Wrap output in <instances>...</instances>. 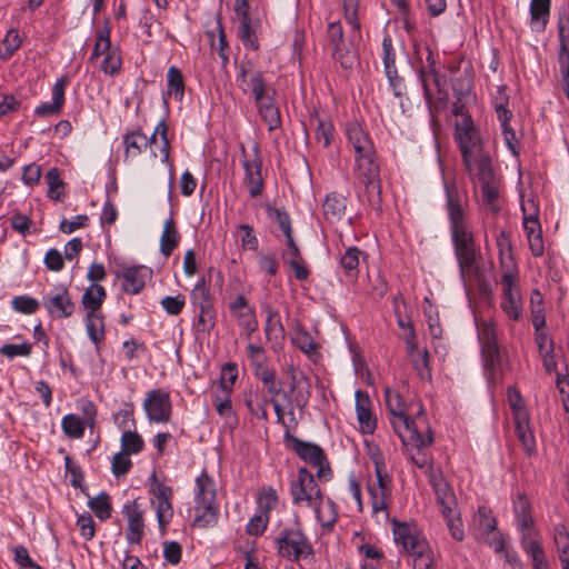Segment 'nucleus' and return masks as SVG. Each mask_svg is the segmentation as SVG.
<instances>
[{"label":"nucleus","instance_id":"51","mask_svg":"<svg viewBox=\"0 0 569 569\" xmlns=\"http://www.w3.org/2000/svg\"><path fill=\"white\" fill-rule=\"evenodd\" d=\"M190 298H191L192 303L197 308H199L201 306H203V307L212 306L210 291H209V288L207 287L204 277H201L197 281L196 286L191 290Z\"/></svg>","mask_w":569,"mask_h":569},{"label":"nucleus","instance_id":"3","mask_svg":"<svg viewBox=\"0 0 569 569\" xmlns=\"http://www.w3.org/2000/svg\"><path fill=\"white\" fill-rule=\"evenodd\" d=\"M421 60L418 68V78L421 83L426 103L431 114L442 110L447 101V92L440 88L438 73L435 68V58L429 47L425 46L417 50Z\"/></svg>","mask_w":569,"mask_h":569},{"label":"nucleus","instance_id":"19","mask_svg":"<svg viewBox=\"0 0 569 569\" xmlns=\"http://www.w3.org/2000/svg\"><path fill=\"white\" fill-rule=\"evenodd\" d=\"M463 164L471 179L479 184L498 180L492 169L491 158L486 151L463 160Z\"/></svg>","mask_w":569,"mask_h":569},{"label":"nucleus","instance_id":"14","mask_svg":"<svg viewBox=\"0 0 569 569\" xmlns=\"http://www.w3.org/2000/svg\"><path fill=\"white\" fill-rule=\"evenodd\" d=\"M142 407L150 422L164 423L171 418L170 395L162 389H152L147 392Z\"/></svg>","mask_w":569,"mask_h":569},{"label":"nucleus","instance_id":"60","mask_svg":"<svg viewBox=\"0 0 569 569\" xmlns=\"http://www.w3.org/2000/svg\"><path fill=\"white\" fill-rule=\"evenodd\" d=\"M413 558L415 567L418 569H431L435 565V555L429 546L425 545L410 555Z\"/></svg>","mask_w":569,"mask_h":569},{"label":"nucleus","instance_id":"13","mask_svg":"<svg viewBox=\"0 0 569 569\" xmlns=\"http://www.w3.org/2000/svg\"><path fill=\"white\" fill-rule=\"evenodd\" d=\"M236 79L240 89L244 93H251L256 102L266 98V94L270 91L263 80L262 73L254 69L250 61L237 64Z\"/></svg>","mask_w":569,"mask_h":569},{"label":"nucleus","instance_id":"64","mask_svg":"<svg viewBox=\"0 0 569 569\" xmlns=\"http://www.w3.org/2000/svg\"><path fill=\"white\" fill-rule=\"evenodd\" d=\"M14 561L20 569H42L40 565L34 562L29 555L28 549L24 546L13 547Z\"/></svg>","mask_w":569,"mask_h":569},{"label":"nucleus","instance_id":"26","mask_svg":"<svg viewBox=\"0 0 569 569\" xmlns=\"http://www.w3.org/2000/svg\"><path fill=\"white\" fill-rule=\"evenodd\" d=\"M239 20L238 36L246 49L257 50L259 48L257 30L259 21L252 17H244Z\"/></svg>","mask_w":569,"mask_h":569},{"label":"nucleus","instance_id":"15","mask_svg":"<svg viewBox=\"0 0 569 569\" xmlns=\"http://www.w3.org/2000/svg\"><path fill=\"white\" fill-rule=\"evenodd\" d=\"M395 542L402 547L408 555L413 553L428 543L420 529L415 523L392 521Z\"/></svg>","mask_w":569,"mask_h":569},{"label":"nucleus","instance_id":"16","mask_svg":"<svg viewBox=\"0 0 569 569\" xmlns=\"http://www.w3.org/2000/svg\"><path fill=\"white\" fill-rule=\"evenodd\" d=\"M252 151V157L242 161L244 169L243 183L248 187L250 197L257 198L261 196L263 191V179L261 174L262 159L257 144L253 146Z\"/></svg>","mask_w":569,"mask_h":569},{"label":"nucleus","instance_id":"33","mask_svg":"<svg viewBox=\"0 0 569 569\" xmlns=\"http://www.w3.org/2000/svg\"><path fill=\"white\" fill-rule=\"evenodd\" d=\"M551 0H531L530 2V18L531 27L535 30H545L550 16Z\"/></svg>","mask_w":569,"mask_h":569},{"label":"nucleus","instance_id":"41","mask_svg":"<svg viewBox=\"0 0 569 569\" xmlns=\"http://www.w3.org/2000/svg\"><path fill=\"white\" fill-rule=\"evenodd\" d=\"M481 350L498 347L496 326L489 320H476Z\"/></svg>","mask_w":569,"mask_h":569},{"label":"nucleus","instance_id":"30","mask_svg":"<svg viewBox=\"0 0 569 569\" xmlns=\"http://www.w3.org/2000/svg\"><path fill=\"white\" fill-rule=\"evenodd\" d=\"M259 113L270 131L277 129L281 124V117L278 107L274 104L272 97L267 93L259 102H256Z\"/></svg>","mask_w":569,"mask_h":569},{"label":"nucleus","instance_id":"36","mask_svg":"<svg viewBox=\"0 0 569 569\" xmlns=\"http://www.w3.org/2000/svg\"><path fill=\"white\" fill-rule=\"evenodd\" d=\"M107 297L106 290L102 286L92 283L82 295L81 305L87 312H100L102 302Z\"/></svg>","mask_w":569,"mask_h":569},{"label":"nucleus","instance_id":"57","mask_svg":"<svg viewBox=\"0 0 569 569\" xmlns=\"http://www.w3.org/2000/svg\"><path fill=\"white\" fill-rule=\"evenodd\" d=\"M21 46V38L17 30L11 29L7 32L0 47V58L9 59Z\"/></svg>","mask_w":569,"mask_h":569},{"label":"nucleus","instance_id":"24","mask_svg":"<svg viewBox=\"0 0 569 569\" xmlns=\"http://www.w3.org/2000/svg\"><path fill=\"white\" fill-rule=\"evenodd\" d=\"M367 260V253L357 247H348L340 256L339 266L345 274L351 279H356L359 272L361 261Z\"/></svg>","mask_w":569,"mask_h":569},{"label":"nucleus","instance_id":"29","mask_svg":"<svg viewBox=\"0 0 569 569\" xmlns=\"http://www.w3.org/2000/svg\"><path fill=\"white\" fill-rule=\"evenodd\" d=\"M309 508H312L316 515V519L320 523L322 528H332L333 525L337 521V510L335 502L327 498L323 499V496L317 501L316 506H310Z\"/></svg>","mask_w":569,"mask_h":569},{"label":"nucleus","instance_id":"43","mask_svg":"<svg viewBox=\"0 0 569 569\" xmlns=\"http://www.w3.org/2000/svg\"><path fill=\"white\" fill-rule=\"evenodd\" d=\"M168 94L181 101L184 96V81L181 71L177 67H170L167 73Z\"/></svg>","mask_w":569,"mask_h":569},{"label":"nucleus","instance_id":"62","mask_svg":"<svg viewBox=\"0 0 569 569\" xmlns=\"http://www.w3.org/2000/svg\"><path fill=\"white\" fill-rule=\"evenodd\" d=\"M46 182L48 184V196L56 200H60L59 189L63 187V181L60 178L59 170L57 168H51L44 176Z\"/></svg>","mask_w":569,"mask_h":569},{"label":"nucleus","instance_id":"45","mask_svg":"<svg viewBox=\"0 0 569 569\" xmlns=\"http://www.w3.org/2000/svg\"><path fill=\"white\" fill-rule=\"evenodd\" d=\"M86 422L77 415H67L62 418L61 427L63 432L73 439L82 438L84 435Z\"/></svg>","mask_w":569,"mask_h":569},{"label":"nucleus","instance_id":"40","mask_svg":"<svg viewBox=\"0 0 569 569\" xmlns=\"http://www.w3.org/2000/svg\"><path fill=\"white\" fill-rule=\"evenodd\" d=\"M124 159L136 158L147 148V136L141 131H132L123 136Z\"/></svg>","mask_w":569,"mask_h":569},{"label":"nucleus","instance_id":"21","mask_svg":"<svg viewBox=\"0 0 569 569\" xmlns=\"http://www.w3.org/2000/svg\"><path fill=\"white\" fill-rule=\"evenodd\" d=\"M151 277V270L144 266H134L123 268L118 278L123 280L122 289L130 295H138L146 286V281Z\"/></svg>","mask_w":569,"mask_h":569},{"label":"nucleus","instance_id":"18","mask_svg":"<svg viewBox=\"0 0 569 569\" xmlns=\"http://www.w3.org/2000/svg\"><path fill=\"white\" fill-rule=\"evenodd\" d=\"M345 133L347 147L355 156L367 153L376 149L369 132L358 121L347 122Z\"/></svg>","mask_w":569,"mask_h":569},{"label":"nucleus","instance_id":"49","mask_svg":"<svg viewBox=\"0 0 569 569\" xmlns=\"http://www.w3.org/2000/svg\"><path fill=\"white\" fill-rule=\"evenodd\" d=\"M122 68V57L120 49L109 52L104 56L100 62V70L110 77H114L120 73Z\"/></svg>","mask_w":569,"mask_h":569},{"label":"nucleus","instance_id":"12","mask_svg":"<svg viewBox=\"0 0 569 569\" xmlns=\"http://www.w3.org/2000/svg\"><path fill=\"white\" fill-rule=\"evenodd\" d=\"M455 138L459 146L462 160L485 151L471 117H465L463 120L456 121Z\"/></svg>","mask_w":569,"mask_h":569},{"label":"nucleus","instance_id":"10","mask_svg":"<svg viewBox=\"0 0 569 569\" xmlns=\"http://www.w3.org/2000/svg\"><path fill=\"white\" fill-rule=\"evenodd\" d=\"M149 492L153 496L152 503L156 506V515L159 528L162 533L166 531L167 525L173 517V508L171 503L172 489L157 479L156 472L150 478Z\"/></svg>","mask_w":569,"mask_h":569},{"label":"nucleus","instance_id":"61","mask_svg":"<svg viewBox=\"0 0 569 569\" xmlns=\"http://www.w3.org/2000/svg\"><path fill=\"white\" fill-rule=\"evenodd\" d=\"M277 503L278 495L273 488H268L263 490L257 498L259 512L263 515L269 516V512L277 507Z\"/></svg>","mask_w":569,"mask_h":569},{"label":"nucleus","instance_id":"37","mask_svg":"<svg viewBox=\"0 0 569 569\" xmlns=\"http://www.w3.org/2000/svg\"><path fill=\"white\" fill-rule=\"evenodd\" d=\"M475 523L477 527L476 538L478 540L483 537L491 536L492 532L497 531L496 518L486 507L478 508V512L475 517Z\"/></svg>","mask_w":569,"mask_h":569},{"label":"nucleus","instance_id":"8","mask_svg":"<svg viewBox=\"0 0 569 569\" xmlns=\"http://www.w3.org/2000/svg\"><path fill=\"white\" fill-rule=\"evenodd\" d=\"M284 438L293 443V449L301 459L317 468V477L320 480L328 481L331 479L332 471L323 450L318 445L305 442L291 436L289 431H286Z\"/></svg>","mask_w":569,"mask_h":569},{"label":"nucleus","instance_id":"23","mask_svg":"<svg viewBox=\"0 0 569 569\" xmlns=\"http://www.w3.org/2000/svg\"><path fill=\"white\" fill-rule=\"evenodd\" d=\"M68 84L69 78L67 76H62L57 79L52 87V101L42 102L34 109V114L38 117L59 114L64 104V91Z\"/></svg>","mask_w":569,"mask_h":569},{"label":"nucleus","instance_id":"32","mask_svg":"<svg viewBox=\"0 0 569 569\" xmlns=\"http://www.w3.org/2000/svg\"><path fill=\"white\" fill-rule=\"evenodd\" d=\"M559 48L557 61L559 66L569 64V14L560 16L558 20Z\"/></svg>","mask_w":569,"mask_h":569},{"label":"nucleus","instance_id":"47","mask_svg":"<svg viewBox=\"0 0 569 569\" xmlns=\"http://www.w3.org/2000/svg\"><path fill=\"white\" fill-rule=\"evenodd\" d=\"M144 441L137 431L127 430L121 436V451L127 455H137L142 451Z\"/></svg>","mask_w":569,"mask_h":569},{"label":"nucleus","instance_id":"54","mask_svg":"<svg viewBox=\"0 0 569 569\" xmlns=\"http://www.w3.org/2000/svg\"><path fill=\"white\" fill-rule=\"evenodd\" d=\"M268 217L276 221L286 236V239L292 237L291 221L289 214L279 208L267 206Z\"/></svg>","mask_w":569,"mask_h":569},{"label":"nucleus","instance_id":"31","mask_svg":"<svg viewBox=\"0 0 569 569\" xmlns=\"http://www.w3.org/2000/svg\"><path fill=\"white\" fill-rule=\"evenodd\" d=\"M110 33L111 28L109 27L108 22H106L102 28L98 29L93 50L89 58L91 63H93L99 57H104L109 54V52L111 53V51L119 49L118 47L112 46Z\"/></svg>","mask_w":569,"mask_h":569},{"label":"nucleus","instance_id":"9","mask_svg":"<svg viewBox=\"0 0 569 569\" xmlns=\"http://www.w3.org/2000/svg\"><path fill=\"white\" fill-rule=\"evenodd\" d=\"M355 176L367 190L380 193V166L377 151L371 150L367 153L355 156Z\"/></svg>","mask_w":569,"mask_h":569},{"label":"nucleus","instance_id":"17","mask_svg":"<svg viewBox=\"0 0 569 569\" xmlns=\"http://www.w3.org/2000/svg\"><path fill=\"white\" fill-rule=\"evenodd\" d=\"M513 513L517 527L521 533V539L537 536L531 505L527 496L522 492H518L513 499Z\"/></svg>","mask_w":569,"mask_h":569},{"label":"nucleus","instance_id":"2","mask_svg":"<svg viewBox=\"0 0 569 569\" xmlns=\"http://www.w3.org/2000/svg\"><path fill=\"white\" fill-rule=\"evenodd\" d=\"M446 209L450 222L451 239L458 260L461 278L478 270L480 251L467 224V192L455 179L443 178Z\"/></svg>","mask_w":569,"mask_h":569},{"label":"nucleus","instance_id":"5","mask_svg":"<svg viewBox=\"0 0 569 569\" xmlns=\"http://www.w3.org/2000/svg\"><path fill=\"white\" fill-rule=\"evenodd\" d=\"M274 543L278 555L292 562H300L313 555L312 546L299 525L281 529Z\"/></svg>","mask_w":569,"mask_h":569},{"label":"nucleus","instance_id":"56","mask_svg":"<svg viewBox=\"0 0 569 569\" xmlns=\"http://www.w3.org/2000/svg\"><path fill=\"white\" fill-rule=\"evenodd\" d=\"M442 516L447 522V527L450 531L451 537L458 541L463 540L465 532L458 509L456 508L452 509V511L442 512Z\"/></svg>","mask_w":569,"mask_h":569},{"label":"nucleus","instance_id":"27","mask_svg":"<svg viewBox=\"0 0 569 569\" xmlns=\"http://www.w3.org/2000/svg\"><path fill=\"white\" fill-rule=\"evenodd\" d=\"M180 234L172 217H169L163 223V230L160 237V252L166 257H170L178 247Z\"/></svg>","mask_w":569,"mask_h":569},{"label":"nucleus","instance_id":"22","mask_svg":"<svg viewBox=\"0 0 569 569\" xmlns=\"http://www.w3.org/2000/svg\"><path fill=\"white\" fill-rule=\"evenodd\" d=\"M122 513L127 519V541L129 543L139 545L144 535L142 512L139 510L136 502H129L123 506Z\"/></svg>","mask_w":569,"mask_h":569},{"label":"nucleus","instance_id":"28","mask_svg":"<svg viewBox=\"0 0 569 569\" xmlns=\"http://www.w3.org/2000/svg\"><path fill=\"white\" fill-rule=\"evenodd\" d=\"M496 243L498 248L500 269L517 268L512 254V242L510 238V232L507 230H501L496 237Z\"/></svg>","mask_w":569,"mask_h":569},{"label":"nucleus","instance_id":"58","mask_svg":"<svg viewBox=\"0 0 569 569\" xmlns=\"http://www.w3.org/2000/svg\"><path fill=\"white\" fill-rule=\"evenodd\" d=\"M499 94H501V100H497L495 110L501 128H507L510 127L512 112L507 108L509 97L503 86L499 88Z\"/></svg>","mask_w":569,"mask_h":569},{"label":"nucleus","instance_id":"55","mask_svg":"<svg viewBox=\"0 0 569 569\" xmlns=\"http://www.w3.org/2000/svg\"><path fill=\"white\" fill-rule=\"evenodd\" d=\"M517 279H518L517 268L501 269L502 297L520 293V289H519Z\"/></svg>","mask_w":569,"mask_h":569},{"label":"nucleus","instance_id":"48","mask_svg":"<svg viewBox=\"0 0 569 569\" xmlns=\"http://www.w3.org/2000/svg\"><path fill=\"white\" fill-rule=\"evenodd\" d=\"M500 307L508 318L517 321L522 315V300L520 293L501 298Z\"/></svg>","mask_w":569,"mask_h":569},{"label":"nucleus","instance_id":"39","mask_svg":"<svg viewBox=\"0 0 569 569\" xmlns=\"http://www.w3.org/2000/svg\"><path fill=\"white\" fill-rule=\"evenodd\" d=\"M346 208L347 199L341 194L332 192L327 196L323 202V214L327 220H339L345 214Z\"/></svg>","mask_w":569,"mask_h":569},{"label":"nucleus","instance_id":"35","mask_svg":"<svg viewBox=\"0 0 569 569\" xmlns=\"http://www.w3.org/2000/svg\"><path fill=\"white\" fill-rule=\"evenodd\" d=\"M522 549L532 560V569H547L548 563L546 561L545 550L536 536L527 537L521 539Z\"/></svg>","mask_w":569,"mask_h":569},{"label":"nucleus","instance_id":"7","mask_svg":"<svg viewBox=\"0 0 569 569\" xmlns=\"http://www.w3.org/2000/svg\"><path fill=\"white\" fill-rule=\"evenodd\" d=\"M375 463L376 481L368 489L371 497L373 512L385 511L388 508L387 499L390 496L391 478L389 477L382 455L377 451L371 453Z\"/></svg>","mask_w":569,"mask_h":569},{"label":"nucleus","instance_id":"59","mask_svg":"<svg viewBox=\"0 0 569 569\" xmlns=\"http://www.w3.org/2000/svg\"><path fill=\"white\" fill-rule=\"evenodd\" d=\"M197 317V330L201 332H210L216 325V312L212 306L199 307Z\"/></svg>","mask_w":569,"mask_h":569},{"label":"nucleus","instance_id":"34","mask_svg":"<svg viewBox=\"0 0 569 569\" xmlns=\"http://www.w3.org/2000/svg\"><path fill=\"white\" fill-rule=\"evenodd\" d=\"M513 420L519 441L521 442L526 452L531 453L535 450L536 441L530 429L529 415H520V417L518 416L517 418H513Z\"/></svg>","mask_w":569,"mask_h":569},{"label":"nucleus","instance_id":"42","mask_svg":"<svg viewBox=\"0 0 569 569\" xmlns=\"http://www.w3.org/2000/svg\"><path fill=\"white\" fill-rule=\"evenodd\" d=\"M482 203L493 213L499 211V180L479 184Z\"/></svg>","mask_w":569,"mask_h":569},{"label":"nucleus","instance_id":"20","mask_svg":"<svg viewBox=\"0 0 569 569\" xmlns=\"http://www.w3.org/2000/svg\"><path fill=\"white\" fill-rule=\"evenodd\" d=\"M287 375L290 378V403H295L297 409L303 410L307 407L311 396L310 383L305 375L299 372L292 363L287 367Z\"/></svg>","mask_w":569,"mask_h":569},{"label":"nucleus","instance_id":"46","mask_svg":"<svg viewBox=\"0 0 569 569\" xmlns=\"http://www.w3.org/2000/svg\"><path fill=\"white\" fill-rule=\"evenodd\" d=\"M88 506L101 521H106L111 517L112 508L109 496L106 492L91 498Z\"/></svg>","mask_w":569,"mask_h":569},{"label":"nucleus","instance_id":"6","mask_svg":"<svg viewBox=\"0 0 569 569\" xmlns=\"http://www.w3.org/2000/svg\"><path fill=\"white\" fill-rule=\"evenodd\" d=\"M292 503L296 506H316L322 496L321 489L313 475L306 468H300L296 478L290 482Z\"/></svg>","mask_w":569,"mask_h":569},{"label":"nucleus","instance_id":"11","mask_svg":"<svg viewBox=\"0 0 569 569\" xmlns=\"http://www.w3.org/2000/svg\"><path fill=\"white\" fill-rule=\"evenodd\" d=\"M42 306L50 317L57 319L69 318L76 310V303L68 289L62 284L54 286L42 295Z\"/></svg>","mask_w":569,"mask_h":569},{"label":"nucleus","instance_id":"25","mask_svg":"<svg viewBox=\"0 0 569 569\" xmlns=\"http://www.w3.org/2000/svg\"><path fill=\"white\" fill-rule=\"evenodd\" d=\"M431 485L435 489L437 503L442 512L452 511L457 508L455 495L448 483L439 476H431Z\"/></svg>","mask_w":569,"mask_h":569},{"label":"nucleus","instance_id":"1","mask_svg":"<svg viewBox=\"0 0 569 569\" xmlns=\"http://www.w3.org/2000/svg\"><path fill=\"white\" fill-rule=\"evenodd\" d=\"M385 402L392 429L410 460L420 469L428 467L430 457L426 449L433 442V437L423 417L422 407H419L416 418H412L410 405L402 399L399 391L390 388L385 389Z\"/></svg>","mask_w":569,"mask_h":569},{"label":"nucleus","instance_id":"44","mask_svg":"<svg viewBox=\"0 0 569 569\" xmlns=\"http://www.w3.org/2000/svg\"><path fill=\"white\" fill-rule=\"evenodd\" d=\"M530 313L531 321L535 329L545 328L546 317L543 308V297L538 289L531 292L530 297Z\"/></svg>","mask_w":569,"mask_h":569},{"label":"nucleus","instance_id":"50","mask_svg":"<svg viewBox=\"0 0 569 569\" xmlns=\"http://www.w3.org/2000/svg\"><path fill=\"white\" fill-rule=\"evenodd\" d=\"M233 317L236 318L238 326L243 330L246 338H250L258 328L254 310L252 308L244 309V311H240L233 315Z\"/></svg>","mask_w":569,"mask_h":569},{"label":"nucleus","instance_id":"53","mask_svg":"<svg viewBox=\"0 0 569 569\" xmlns=\"http://www.w3.org/2000/svg\"><path fill=\"white\" fill-rule=\"evenodd\" d=\"M553 543L556 546L558 557L569 555V531L562 523H558L552 530Z\"/></svg>","mask_w":569,"mask_h":569},{"label":"nucleus","instance_id":"4","mask_svg":"<svg viewBox=\"0 0 569 569\" xmlns=\"http://www.w3.org/2000/svg\"><path fill=\"white\" fill-rule=\"evenodd\" d=\"M194 485L196 515L193 526L207 528L216 523L218 517L216 482L206 471H202L196 478Z\"/></svg>","mask_w":569,"mask_h":569},{"label":"nucleus","instance_id":"38","mask_svg":"<svg viewBox=\"0 0 569 569\" xmlns=\"http://www.w3.org/2000/svg\"><path fill=\"white\" fill-rule=\"evenodd\" d=\"M86 329L89 339L99 348L104 340V322L101 312H87Z\"/></svg>","mask_w":569,"mask_h":569},{"label":"nucleus","instance_id":"63","mask_svg":"<svg viewBox=\"0 0 569 569\" xmlns=\"http://www.w3.org/2000/svg\"><path fill=\"white\" fill-rule=\"evenodd\" d=\"M160 305L168 315L177 316L183 310L186 298L181 293L177 296H166L161 299Z\"/></svg>","mask_w":569,"mask_h":569},{"label":"nucleus","instance_id":"52","mask_svg":"<svg viewBox=\"0 0 569 569\" xmlns=\"http://www.w3.org/2000/svg\"><path fill=\"white\" fill-rule=\"evenodd\" d=\"M244 405L251 415L256 416L261 420H268L267 400L266 398H259L258 395L249 392L244 396Z\"/></svg>","mask_w":569,"mask_h":569}]
</instances>
